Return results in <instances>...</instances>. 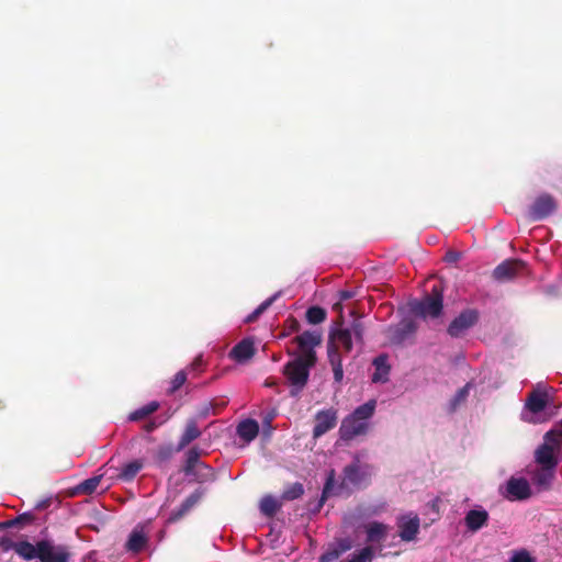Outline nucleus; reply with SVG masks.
<instances>
[{
  "label": "nucleus",
  "mask_w": 562,
  "mask_h": 562,
  "mask_svg": "<svg viewBox=\"0 0 562 562\" xmlns=\"http://www.w3.org/2000/svg\"><path fill=\"white\" fill-rule=\"evenodd\" d=\"M322 340V333L318 330H305L293 338L300 353L283 367V374L291 386L292 397H296L306 386L310 371L317 362L315 347L319 346Z\"/></svg>",
  "instance_id": "1"
},
{
  "label": "nucleus",
  "mask_w": 562,
  "mask_h": 562,
  "mask_svg": "<svg viewBox=\"0 0 562 562\" xmlns=\"http://www.w3.org/2000/svg\"><path fill=\"white\" fill-rule=\"evenodd\" d=\"M375 407L376 402L370 400L346 416L339 428L340 438L349 441L357 436L366 435L370 428L369 420L373 416Z\"/></svg>",
  "instance_id": "2"
},
{
  "label": "nucleus",
  "mask_w": 562,
  "mask_h": 562,
  "mask_svg": "<svg viewBox=\"0 0 562 562\" xmlns=\"http://www.w3.org/2000/svg\"><path fill=\"white\" fill-rule=\"evenodd\" d=\"M25 549L27 550L26 561L38 559L40 562H69L71 557L66 544H56L50 539H41Z\"/></svg>",
  "instance_id": "3"
},
{
  "label": "nucleus",
  "mask_w": 562,
  "mask_h": 562,
  "mask_svg": "<svg viewBox=\"0 0 562 562\" xmlns=\"http://www.w3.org/2000/svg\"><path fill=\"white\" fill-rule=\"evenodd\" d=\"M440 285H434L429 294L422 300L411 302V312L423 319L438 318L443 311V293Z\"/></svg>",
  "instance_id": "4"
},
{
  "label": "nucleus",
  "mask_w": 562,
  "mask_h": 562,
  "mask_svg": "<svg viewBox=\"0 0 562 562\" xmlns=\"http://www.w3.org/2000/svg\"><path fill=\"white\" fill-rule=\"evenodd\" d=\"M558 209V201L550 193L539 194L527 210V217L532 222L542 221Z\"/></svg>",
  "instance_id": "5"
},
{
  "label": "nucleus",
  "mask_w": 562,
  "mask_h": 562,
  "mask_svg": "<svg viewBox=\"0 0 562 562\" xmlns=\"http://www.w3.org/2000/svg\"><path fill=\"white\" fill-rule=\"evenodd\" d=\"M372 465L361 464L359 456L353 457V461L344 468V482L352 486L367 485L372 475Z\"/></svg>",
  "instance_id": "6"
},
{
  "label": "nucleus",
  "mask_w": 562,
  "mask_h": 562,
  "mask_svg": "<svg viewBox=\"0 0 562 562\" xmlns=\"http://www.w3.org/2000/svg\"><path fill=\"white\" fill-rule=\"evenodd\" d=\"M480 319V313L475 308H465L452 319L447 333L452 338L462 337L470 328L475 326Z\"/></svg>",
  "instance_id": "7"
},
{
  "label": "nucleus",
  "mask_w": 562,
  "mask_h": 562,
  "mask_svg": "<svg viewBox=\"0 0 562 562\" xmlns=\"http://www.w3.org/2000/svg\"><path fill=\"white\" fill-rule=\"evenodd\" d=\"M526 268L521 259H506L501 262L492 272V277L497 282H507L514 280Z\"/></svg>",
  "instance_id": "8"
},
{
  "label": "nucleus",
  "mask_w": 562,
  "mask_h": 562,
  "mask_svg": "<svg viewBox=\"0 0 562 562\" xmlns=\"http://www.w3.org/2000/svg\"><path fill=\"white\" fill-rule=\"evenodd\" d=\"M503 495L508 501H525L531 496V488L525 477L512 476L506 482Z\"/></svg>",
  "instance_id": "9"
},
{
  "label": "nucleus",
  "mask_w": 562,
  "mask_h": 562,
  "mask_svg": "<svg viewBox=\"0 0 562 562\" xmlns=\"http://www.w3.org/2000/svg\"><path fill=\"white\" fill-rule=\"evenodd\" d=\"M337 411L335 408L323 409L315 415V425L313 428V437L319 438L337 425Z\"/></svg>",
  "instance_id": "10"
},
{
  "label": "nucleus",
  "mask_w": 562,
  "mask_h": 562,
  "mask_svg": "<svg viewBox=\"0 0 562 562\" xmlns=\"http://www.w3.org/2000/svg\"><path fill=\"white\" fill-rule=\"evenodd\" d=\"M397 527L403 541H414L419 532L420 519L417 515H403L397 519Z\"/></svg>",
  "instance_id": "11"
},
{
  "label": "nucleus",
  "mask_w": 562,
  "mask_h": 562,
  "mask_svg": "<svg viewBox=\"0 0 562 562\" xmlns=\"http://www.w3.org/2000/svg\"><path fill=\"white\" fill-rule=\"evenodd\" d=\"M204 491L201 488L191 493L180 505L179 508L172 510L167 519L168 524H175L182 519L190 510L201 501Z\"/></svg>",
  "instance_id": "12"
},
{
  "label": "nucleus",
  "mask_w": 562,
  "mask_h": 562,
  "mask_svg": "<svg viewBox=\"0 0 562 562\" xmlns=\"http://www.w3.org/2000/svg\"><path fill=\"white\" fill-rule=\"evenodd\" d=\"M554 452H559V450L544 441L535 452L536 462L544 470H553L558 465V458L554 456Z\"/></svg>",
  "instance_id": "13"
},
{
  "label": "nucleus",
  "mask_w": 562,
  "mask_h": 562,
  "mask_svg": "<svg viewBox=\"0 0 562 562\" xmlns=\"http://www.w3.org/2000/svg\"><path fill=\"white\" fill-rule=\"evenodd\" d=\"M353 542L349 538H342L330 543L319 557V562H336L345 552L351 550Z\"/></svg>",
  "instance_id": "14"
},
{
  "label": "nucleus",
  "mask_w": 562,
  "mask_h": 562,
  "mask_svg": "<svg viewBox=\"0 0 562 562\" xmlns=\"http://www.w3.org/2000/svg\"><path fill=\"white\" fill-rule=\"evenodd\" d=\"M416 329L417 326L414 321L404 319L395 327L390 328V339L393 344L401 345L412 337Z\"/></svg>",
  "instance_id": "15"
},
{
  "label": "nucleus",
  "mask_w": 562,
  "mask_h": 562,
  "mask_svg": "<svg viewBox=\"0 0 562 562\" xmlns=\"http://www.w3.org/2000/svg\"><path fill=\"white\" fill-rule=\"evenodd\" d=\"M328 341L336 346L338 350L341 348L346 353L352 350V336L351 330L348 328L331 329Z\"/></svg>",
  "instance_id": "16"
},
{
  "label": "nucleus",
  "mask_w": 562,
  "mask_h": 562,
  "mask_svg": "<svg viewBox=\"0 0 562 562\" xmlns=\"http://www.w3.org/2000/svg\"><path fill=\"white\" fill-rule=\"evenodd\" d=\"M256 352L254 341L249 338H245L236 344L229 351V358L238 363L246 362L251 359Z\"/></svg>",
  "instance_id": "17"
},
{
  "label": "nucleus",
  "mask_w": 562,
  "mask_h": 562,
  "mask_svg": "<svg viewBox=\"0 0 562 562\" xmlns=\"http://www.w3.org/2000/svg\"><path fill=\"white\" fill-rule=\"evenodd\" d=\"M548 401V393L544 390L537 387L529 393L525 405L529 412L538 414L547 407Z\"/></svg>",
  "instance_id": "18"
},
{
  "label": "nucleus",
  "mask_w": 562,
  "mask_h": 562,
  "mask_svg": "<svg viewBox=\"0 0 562 562\" xmlns=\"http://www.w3.org/2000/svg\"><path fill=\"white\" fill-rule=\"evenodd\" d=\"M490 515L485 509H471L464 517V522L469 531L475 532L488 522Z\"/></svg>",
  "instance_id": "19"
},
{
  "label": "nucleus",
  "mask_w": 562,
  "mask_h": 562,
  "mask_svg": "<svg viewBox=\"0 0 562 562\" xmlns=\"http://www.w3.org/2000/svg\"><path fill=\"white\" fill-rule=\"evenodd\" d=\"M201 436V430L198 427L195 419H189L186 424L184 431L182 432L176 451H181L187 446H189L193 440L198 439Z\"/></svg>",
  "instance_id": "20"
},
{
  "label": "nucleus",
  "mask_w": 562,
  "mask_h": 562,
  "mask_svg": "<svg viewBox=\"0 0 562 562\" xmlns=\"http://www.w3.org/2000/svg\"><path fill=\"white\" fill-rule=\"evenodd\" d=\"M259 434V424L255 419H245L237 426V435L245 442L252 441Z\"/></svg>",
  "instance_id": "21"
},
{
  "label": "nucleus",
  "mask_w": 562,
  "mask_h": 562,
  "mask_svg": "<svg viewBox=\"0 0 562 562\" xmlns=\"http://www.w3.org/2000/svg\"><path fill=\"white\" fill-rule=\"evenodd\" d=\"M31 542L24 540L14 542L12 539H10L7 536H3L0 538V549L2 552H8L10 550H14V552L22 558L23 560H27V550L25 547H30Z\"/></svg>",
  "instance_id": "22"
},
{
  "label": "nucleus",
  "mask_w": 562,
  "mask_h": 562,
  "mask_svg": "<svg viewBox=\"0 0 562 562\" xmlns=\"http://www.w3.org/2000/svg\"><path fill=\"white\" fill-rule=\"evenodd\" d=\"M367 541L381 542L386 538L389 526L379 521H372L366 525Z\"/></svg>",
  "instance_id": "23"
},
{
  "label": "nucleus",
  "mask_w": 562,
  "mask_h": 562,
  "mask_svg": "<svg viewBox=\"0 0 562 562\" xmlns=\"http://www.w3.org/2000/svg\"><path fill=\"white\" fill-rule=\"evenodd\" d=\"M374 373L372 374V382H386L390 373V366L387 364V357L380 355L373 360Z\"/></svg>",
  "instance_id": "24"
},
{
  "label": "nucleus",
  "mask_w": 562,
  "mask_h": 562,
  "mask_svg": "<svg viewBox=\"0 0 562 562\" xmlns=\"http://www.w3.org/2000/svg\"><path fill=\"white\" fill-rule=\"evenodd\" d=\"M144 468V462L140 459L133 460L122 465L117 479L123 482H132L139 471Z\"/></svg>",
  "instance_id": "25"
},
{
  "label": "nucleus",
  "mask_w": 562,
  "mask_h": 562,
  "mask_svg": "<svg viewBox=\"0 0 562 562\" xmlns=\"http://www.w3.org/2000/svg\"><path fill=\"white\" fill-rule=\"evenodd\" d=\"M199 483L211 482L215 480V472L212 467L201 462L193 472L189 473Z\"/></svg>",
  "instance_id": "26"
},
{
  "label": "nucleus",
  "mask_w": 562,
  "mask_h": 562,
  "mask_svg": "<svg viewBox=\"0 0 562 562\" xmlns=\"http://www.w3.org/2000/svg\"><path fill=\"white\" fill-rule=\"evenodd\" d=\"M201 450L198 447L190 448L186 453V462L182 468L184 475L189 476V473L193 472L202 461L200 460Z\"/></svg>",
  "instance_id": "27"
},
{
  "label": "nucleus",
  "mask_w": 562,
  "mask_h": 562,
  "mask_svg": "<svg viewBox=\"0 0 562 562\" xmlns=\"http://www.w3.org/2000/svg\"><path fill=\"white\" fill-rule=\"evenodd\" d=\"M281 508V503L271 495H266L260 501V512L267 517H273Z\"/></svg>",
  "instance_id": "28"
},
{
  "label": "nucleus",
  "mask_w": 562,
  "mask_h": 562,
  "mask_svg": "<svg viewBox=\"0 0 562 562\" xmlns=\"http://www.w3.org/2000/svg\"><path fill=\"white\" fill-rule=\"evenodd\" d=\"M146 542H147V539L142 531L133 530L128 537V540H127L125 547H126L127 551L138 553L139 551L143 550Z\"/></svg>",
  "instance_id": "29"
},
{
  "label": "nucleus",
  "mask_w": 562,
  "mask_h": 562,
  "mask_svg": "<svg viewBox=\"0 0 562 562\" xmlns=\"http://www.w3.org/2000/svg\"><path fill=\"white\" fill-rule=\"evenodd\" d=\"M159 408V403L156 401L149 402L146 405L135 409L128 416V419L132 422H137L146 418L147 416L151 415Z\"/></svg>",
  "instance_id": "30"
},
{
  "label": "nucleus",
  "mask_w": 562,
  "mask_h": 562,
  "mask_svg": "<svg viewBox=\"0 0 562 562\" xmlns=\"http://www.w3.org/2000/svg\"><path fill=\"white\" fill-rule=\"evenodd\" d=\"M280 295H281V291L274 293L273 295H271L270 297L265 300L252 313H250L246 317L245 323H254V322H256L259 318V316L262 313H265L278 300V297Z\"/></svg>",
  "instance_id": "31"
},
{
  "label": "nucleus",
  "mask_w": 562,
  "mask_h": 562,
  "mask_svg": "<svg viewBox=\"0 0 562 562\" xmlns=\"http://www.w3.org/2000/svg\"><path fill=\"white\" fill-rule=\"evenodd\" d=\"M543 439L560 451V448L562 447V420L557 423L549 431H547Z\"/></svg>",
  "instance_id": "32"
},
{
  "label": "nucleus",
  "mask_w": 562,
  "mask_h": 562,
  "mask_svg": "<svg viewBox=\"0 0 562 562\" xmlns=\"http://www.w3.org/2000/svg\"><path fill=\"white\" fill-rule=\"evenodd\" d=\"M304 494V486L300 482L288 485L281 494L282 501H294L300 498Z\"/></svg>",
  "instance_id": "33"
},
{
  "label": "nucleus",
  "mask_w": 562,
  "mask_h": 562,
  "mask_svg": "<svg viewBox=\"0 0 562 562\" xmlns=\"http://www.w3.org/2000/svg\"><path fill=\"white\" fill-rule=\"evenodd\" d=\"M305 317L310 324L317 325L326 319L327 312L325 308L315 305L307 308Z\"/></svg>",
  "instance_id": "34"
},
{
  "label": "nucleus",
  "mask_w": 562,
  "mask_h": 562,
  "mask_svg": "<svg viewBox=\"0 0 562 562\" xmlns=\"http://www.w3.org/2000/svg\"><path fill=\"white\" fill-rule=\"evenodd\" d=\"M34 519H35V517L33 514L23 513L13 519L1 522L0 527L1 528L23 527L25 525L32 524L34 521Z\"/></svg>",
  "instance_id": "35"
},
{
  "label": "nucleus",
  "mask_w": 562,
  "mask_h": 562,
  "mask_svg": "<svg viewBox=\"0 0 562 562\" xmlns=\"http://www.w3.org/2000/svg\"><path fill=\"white\" fill-rule=\"evenodd\" d=\"M102 477H103V475H95V476L89 477V479L85 480L83 482H81L78 485L77 490L83 494H91L98 488Z\"/></svg>",
  "instance_id": "36"
},
{
  "label": "nucleus",
  "mask_w": 562,
  "mask_h": 562,
  "mask_svg": "<svg viewBox=\"0 0 562 562\" xmlns=\"http://www.w3.org/2000/svg\"><path fill=\"white\" fill-rule=\"evenodd\" d=\"M373 555L372 547L367 546L360 551L352 553L347 562H372Z\"/></svg>",
  "instance_id": "37"
},
{
  "label": "nucleus",
  "mask_w": 562,
  "mask_h": 562,
  "mask_svg": "<svg viewBox=\"0 0 562 562\" xmlns=\"http://www.w3.org/2000/svg\"><path fill=\"white\" fill-rule=\"evenodd\" d=\"M175 452L177 451L171 445H161L156 450L155 459L158 463H164L169 461Z\"/></svg>",
  "instance_id": "38"
},
{
  "label": "nucleus",
  "mask_w": 562,
  "mask_h": 562,
  "mask_svg": "<svg viewBox=\"0 0 562 562\" xmlns=\"http://www.w3.org/2000/svg\"><path fill=\"white\" fill-rule=\"evenodd\" d=\"M187 381V373L184 370L178 371L170 381V386L167 390L168 395L175 394Z\"/></svg>",
  "instance_id": "39"
},
{
  "label": "nucleus",
  "mask_w": 562,
  "mask_h": 562,
  "mask_svg": "<svg viewBox=\"0 0 562 562\" xmlns=\"http://www.w3.org/2000/svg\"><path fill=\"white\" fill-rule=\"evenodd\" d=\"M334 483H335V473H334V471H330V473L326 480V483L324 485L322 497L317 502V505L315 508L316 512H318L323 507L326 498L328 497V495L334 486Z\"/></svg>",
  "instance_id": "40"
},
{
  "label": "nucleus",
  "mask_w": 562,
  "mask_h": 562,
  "mask_svg": "<svg viewBox=\"0 0 562 562\" xmlns=\"http://www.w3.org/2000/svg\"><path fill=\"white\" fill-rule=\"evenodd\" d=\"M469 386L470 384H467L457 391L450 401V412H454L461 403L465 402L469 395Z\"/></svg>",
  "instance_id": "41"
},
{
  "label": "nucleus",
  "mask_w": 562,
  "mask_h": 562,
  "mask_svg": "<svg viewBox=\"0 0 562 562\" xmlns=\"http://www.w3.org/2000/svg\"><path fill=\"white\" fill-rule=\"evenodd\" d=\"M327 356H328V360H329V363H330L331 368L333 367H338V366L342 364V359H341L340 350H338L336 348V346H334L329 341L327 344Z\"/></svg>",
  "instance_id": "42"
},
{
  "label": "nucleus",
  "mask_w": 562,
  "mask_h": 562,
  "mask_svg": "<svg viewBox=\"0 0 562 562\" xmlns=\"http://www.w3.org/2000/svg\"><path fill=\"white\" fill-rule=\"evenodd\" d=\"M216 407H217V405L213 402L203 403L200 406V408L198 409V413H196L198 418L203 419V418H206L211 414H213V415L217 414Z\"/></svg>",
  "instance_id": "43"
},
{
  "label": "nucleus",
  "mask_w": 562,
  "mask_h": 562,
  "mask_svg": "<svg viewBox=\"0 0 562 562\" xmlns=\"http://www.w3.org/2000/svg\"><path fill=\"white\" fill-rule=\"evenodd\" d=\"M351 335L356 336L357 340H362L363 336V325L359 321H355L351 326Z\"/></svg>",
  "instance_id": "44"
},
{
  "label": "nucleus",
  "mask_w": 562,
  "mask_h": 562,
  "mask_svg": "<svg viewBox=\"0 0 562 562\" xmlns=\"http://www.w3.org/2000/svg\"><path fill=\"white\" fill-rule=\"evenodd\" d=\"M461 258V254L456 250H449L445 255V261L449 263H456Z\"/></svg>",
  "instance_id": "45"
},
{
  "label": "nucleus",
  "mask_w": 562,
  "mask_h": 562,
  "mask_svg": "<svg viewBox=\"0 0 562 562\" xmlns=\"http://www.w3.org/2000/svg\"><path fill=\"white\" fill-rule=\"evenodd\" d=\"M333 373H334L335 382L340 383L342 381V378H344L342 364L338 366V367H333Z\"/></svg>",
  "instance_id": "46"
},
{
  "label": "nucleus",
  "mask_w": 562,
  "mask_h": 562,
  "mask_svg": "<svg viewBox=\"0 0 562 562\" xmlns=\"http://www.w3.org/2000/svg\"><path fill=\"white\" fill-rule=\"evenodd\" d=\"M512 562H532V560L527 552H520L512 559Z\"/></svg>",
  "instance_id": "47"
},
{
  "label": "nucleus",
  "mask_w": 562,
  "mask_h": 562,
  "mask_svg": "<svg viewBox=\"0 0 562 562\" xmlns=\"http://www.w3.org/2000/svg\"><path fill=\"white\" fill-rule=\"evenodd\" d=\"M160 425V423H156L155 420H150L148 423H146L143 428L146 432H151L154 431L156 428H158V426Z\"/></svg>",
  "instance_id": "48"
},
{
  "label": "nucleus",
  "mask_w": 562,
  "mask_h": 562,
  "mask_svg": "<svg viewBox=\"0 0 562 562\" xmlns=\"http://www.w3.org/2000/svg\"><path fill=\"white\" fill-rule=\"evenodd\" d=\"M352 296H353V293H352L351 291H341V292L339 293V297H340V300H344V301L349 300V299H351Z\"/></svg>",
  "instance_id": "49"
},
{
  "label": "nucleus",
  "mask_w": 562,
  "mask_h": 562,
  "mask_svg": "<svg viewBox=\"0 0 562 562\" xmlns=\"http://www.w3.org/2000/svg\"><path fill=\"white\" fill-rule=\"evenodd\" d=\"M201 363H202V357H201V356H199V357H196V358L193 360V362L191 363V367H192L193 369H196V368H199V367L201 366Z\"/></svg>",
  "instance_id": "50"
},
{
  "label": "nucleus",
  "mask_w": 562,
  "mask_h": 562,
  "mask_svg": "<svg viewBox=\"0 0 562 562\" xmlns=\"http://www.w3.org/2000/svg\"><path fill=\"white\" fill-rule=\"evenodd\" d=\"M49 505V501H42L40 502L38 504H36L35 508L36 509H44L46 508L47 506Z\"/></svg>",
  "instance_id": "51"
},
{
  "label": "nucleus",
  "mask_w": 562,
  "mask_h": 562,
  "mask_svg": "<svg viewBox=\"0 0 562 562\" xmlns=\"http://www.w3.org/2000/svg\"><path fill=\"white\" fill-rule=\"evenodd\" d=\"M276 385H277V382L272 379H267L265 382V386H267V387H273Z\"/></svg>",
  "instance_id": "52"
}]
</instances>
